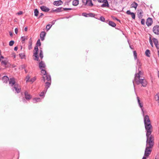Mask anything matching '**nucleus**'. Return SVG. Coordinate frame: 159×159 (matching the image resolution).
Returning <instances> with one entry per match:
<instances>
[{
  "mask_svg": "<svg viewBox=\"0 0 159 159\" xmlns=\"http://www.w3.org/2000/svg\"><path fill=\"white\" fill-rule=\"evenodd\" d=\"M145 128L147 137L146 148L144 152V156L148 157L151 154L154 143V137L151 134L153 128L151 124L149 117L148 115L145 116L144 119Z\"/></svg>",
  "mask_w": 159,
  "mask_h": 159,
  "instance_id": "obj_1",
  "label": "nucleus"
},
{
  "mask_svg": "<svg viewBox=\"0 0 159 159\" xmlns=\"http://www.w3.org/2000/svg\"><path fill=\"white\" fill-rule=\"evenodd\" d=\"M134 81L137 84L139 85L140 84H141L142 86L144 87H146L148 84L146 80L144 78H139V75L138 76L136 77V78L134 79V80H133V83L134 85Z\"/></svg>",
  "mask_w": 159,
  "mask_h": 159,
  "instance_id": "obj_2",
  "label": "nucleus"
},
{
  "mask_svg": "<svg viewBox=\"0 0 159 159\" xmlns=\"http://www.w3.org/2000/svg\"><path fill=\"white\" fill-rule=\"evenodd\" d=\"M46 80L48 81L46 82L45 83V89L47 90L48 89L51 83V76L49 75L46 74V75H43L42 77V80L43 82H44L46 80Z\"/></svg>",
  "mask_w": 159,
  "mask_h": 159,
  "instance_id": "obj_3",
  "label": "nucleus"
},
{
  "mask_svg": "<svg viewBox=\"0 0 159 159\" xmlns=\"http://www.w3.org/2000/svg\"><path fill=\"white\" fill-rule=\"evenodd\" d=\"M45 67L46 65L43 61H41L39 63V68L41 70V73L43 75H46L47 74L46 71L45 69Z\"/></svg>",
  "mask_w": 159,
  "mask_h": 159,
  "instance_id": "obj_4",
  "label": "nucleus"
},
{
  "mask_svg": "<svg viewBox=\"0 0 159 159\" xmlns=\"http://www.w3.org/2000/svg\"><path fill=\"white\" fill-rule=\"evenodd\" d=\"M38 48L37 46H35L34 48V50L35 52L34 53L33 56L35 57V58L34 59V60L37 61H40V60L39 59V57L38 56Z\"/></svg>",
  "mask_w": 159,
  "mask_h": 159,
  "instance_id": "obj_5",
  "label": "nucleus"
},
{
  "mask_svg": "<svg viewBox=\"0 0 159 159\" xmlns=\"http://www.w3.org/2000/svg\"><path fill=\"white\" fill-rule=\"evenodd\" d=\"M98 2H99L102 3L104 2L102 5V7H105L108 6L109 5L108 1L107 0H97Z\"/></svg>",
  "mask_w": 159,
  "mask_h": 159,
  "instance_id": "obj_6",
  "label": "nucleus"
},
{
  "mask_svg": "<svg viewBox=\"0 0 159 159\" xmlns=\"http://www.w3.org/2000/svg\"><path fill=\"white\" fill-rule=\"evenodd\" d=\"M12 89L13 91L15 90L17 93H20L21 90V89L20 87H19V85L18 84H15L14 86L12 88Z\"/></svg>",
  "mask_w": 159,
  "mask_h": 159,
  "instance_id": "obj_7",
  "label": "nucleus"
},
{
  "mask_svg": "<svg viewBox=\"0 0 159 159\" xmlns=\"http://www.w3.org/2000/svg\"><path fill=\"white\" fill-rule=\"evenodd\" d=\"M153 32L156 34H159V25H156L153 28Z\"/></svg>",
  "mask_w": 159,
  "mask_h": 159,
  "instance_id": "obj_8",
  "label": "nucleus"
},
{
  "mask_svg": "<svg viewBox=\"0 0 159 159\" xmlns=\"http://www.w3.org/2000/svg\"><path fill=\"white\" fill-rule=\"evenodd\" d=\"M152 23V18L148 17L146 21V24L148 26H151Z\"/></svg>",
  "mask_w": 159,
  "mask_h": 159,
  "instance_id": "obj_9",
  "label": "nucleus"
},
{
  "mask_svg": "<svg viewBox=\"0 0 159 159\" xmlns=\"http://www.w3.org/2000/svg\"><path fill=\"white\" fill-rule=\"evenodd\" d=\"M9 80V85L11 86H14L15 84H15V79L13 78H10Z\"/></svg>",
  "mask_w": 159,
  "mask_h": 159,
  "instance_id": "obj_10",
  "label": "nucleus"
},
{
  "mask_svg": "<svg viewBox=\"0 0 159 159\" xmlns=\"http://www.w3.org/2000/svg\"><path fill=\"white\" fill-rule=\"evenodd\" d=\"M137 99L139 105V107L141 108L142 111L143 113V115L144 116V111H143V104L142 103H141L140 102V100H139V97H137Z\"/></svg>",
  "mask_w": 159,
  "mask_h": 159,
  "instance_id": "obj_11",
  "label": "nucleus"
},
{
  "mask_svg": "<svg viewBox=\"0 0 159 159\" xmlns=\"http://www.w3.org/2000/svg\"><path fill=\"white\" fill-rule=\"evenodd\" d=\"M25 98L26 100H29L30 99L32 98L31 95L29 94L28 92H27V91L25 92Z\"/></svg>",
  "mask_w": 159,
  "mask_h": 159,
  "instance_id": "obj_12",
  "label": "nucleus"
},
{
  "mask_svg": "<svg viewBox=\"0 0 159 159\" xmlns=\"http://www.w3.org/2000/svg\"><path fill=\"white\" fill-rule=\"evenodd\" d=\"M63 2L61 0L55 1L53 2L54 5L56 6H59L62 4Z\"/></svg>",
  "mask_w": 159,
  "mask_h": 159,
  "instance_id": "obj_13",
  "label": "nucleus"
},
{
  "mask_svg": "<svg viewBox=\"0 0 159 159\" xmlns=\"http://www.w3.org/2000/svg\"><path fill=\"white\" fill-rule=\"evenodd\" d=\"M126 13L128 15H131L132 18L133 19H135V14L133 12H131L130 10H128L126 11Z\"/></svg>",
  "mask_w": 159,
  "mask_h": 159,
  "instance_id": "obj_14",
  "label": "nucleus"
},
{
  "mask_svg": "<svg viewBox=\"0 0 159 159\" xmlns=\"http://www.w3.org/2000/svg\"><path fill=\"white\" fill-rule=\"evenodd\" d=\"M2 80L3 83H7L9 80V79L7 76H4L2 77Z\"/></svg>",
  "mask_w": 159,
  "mask_h": 159,
  "instance_id": "obj_15",
  "label": "nucleus"
},
{
  "mask_svg": "<svg viewBox=\"0 0 159 159\" xmlns=\"http://www.w3.org/2000/svg\"><path fill=\"white\" fill-rule=\"evenodd\" d=\"M40 8L42 11L45 12H48L49 10V9L48 8L43 6H41Z\"/></svg>",
  "mask_w": 159,
  "mask_h": 159,
  "instance_id": "obj_16",
  "label": "nucleus"
},
{
  "mask_svg": "<svg viewBox=\"0 0 159 159\" xmlns=\"http://www.w3.org/2000/svg\"><path fill=\"white\" fill-rule=\"evenodd\" d=\"M46 35V33L45 31H42L41 32L40 34V37L41 40L43 41L44 39V37Z\"/></svg>",
  "mask_w": 159,
  "mask_h": 159,
  "instance_id": "obj_17",
  "label": "nucleus"
},
{
  "mask_svg": "<svg viewBox=\"0 0 159 159\" xmlns=\"http://www.w3.org/2000/svg\"><path fill=\"white\" fill-rule=\"evenodd\" d=\"M143 73L142 71L140 70H139L138 73H136L135 75L134 78V79H135L136 77L138 76V75H139V78H141V75H143Z\"/></svg>",
  "mask_w": 159,
  "mask_h": 159,
  "instance_id": "obj_18",
  "label": "nucleus"
},
{
  "mask_svg": "<svg viewBox=\"0 0 159 159\" xmlns=\"http://www.w3.org/2000/svg\"><path fill=\"white\" fill-rule=\"evenodd\" d=\"M32 41L31 38L30 39L29 42L28 49L30 50L32 48Z\"/></svg>",
  "mask_w": 159,
  "mask_h": 159,
  "instance_id": "obj_19",
  "label": "nucleus"
},
{
  "mask_svg": "<svg viewBox=\"0 0 159 159\" xmlns=\"http://www.w3.org/2000/svg\"><path fill=\"white\" fill-rule=\"evenodd\" d=\"M108 24L109 25L113 27H115L116 26V24L112 21H109Z\"/></svg>",
  "mask_w": 159,
  "mask_h": 159,
  "instance_id": "obj_20",
  "label": "nucleus"
},
{
  "mask_svg": "<svg viewBox=\"0 0 159 159\" xmlns=\"http://www.w3.org/2000/svg\"><path fill=\"white\" fill-rule=\"evenodd\" d=\"M138 4L137 3L135 2H134L131 4V7L134 8L136 9L138 6Z\"/></svg>",
  "mask_w": 159,
  "mask_h": 159,
  "instance_id": "obj_21",
  "label": "nucleus"
},
{
  "mask_svg": "<svg viewBox=\"0 0 159 159\" xmlns=\"http://www.w3.org/2000/svg\"><path fill=\"white\" fill-rule=\"evenodd\" d=\"M78 0H74L72 2V5L74 6H76L79 4Z\"/></svg>",
  "mask_w": 159,
  "mask_h": 159,
  "instance_id": "obj_22",
  "label": "nucleus"
},
{
  "mask_svg": "<svg viewBox=\"0 0 159 159\" xmlns=\"http://www.w3.org/2000/svg\"><path fill=\"white\" fill-rule=\"evenodd\" d=\"M33 102L35 103L38 102H40L41 101V99L39 98H35L33 99Z\"/></svg>",
  "mask_w": 159,
  "mask_h": 159,
  "instance_id": "obj_23",
  "label": "nucleus"
},
{
  "mask_svg": "<svg viewBox=\"0 0 159 159\" xmlns=\"http://www.w3.org/2000/svg\"><path fill=\"white\" fill-rule=\"evenodd\" d=\"M88 6L92 7L93 6V4L92 2V1L91 0H87V4H86Z\"/></svg>",
  "mask_w": 159,
  "mask_h": 159,
  "instance_id": "obj_24",
  "label": "nucleus"
},
{
  "mask_svg": "<svg viewBox=\"0 0 159 159\" xmlns=\"http://www.w3.org/2000/svg\"><path fill=\"white\" fill-rule=\"evenodd\" d=\"M145 55H146L148 57L150 56V51L148 49H147L145 51Z\"/></svg>",
  "mask_w": 159,
  "mask_h": 159,
  "instance_id": "obj_25",
  "label": "nucleus"
},
{
  "mask_svg": "<svg viewBox=\"0 0 159 159\" xmlns=\"http://www.w3.org/2000/svg\"><path fill=\"white\" fill-rule=\"evenodd\" d=\"M47 91L46 90L44 89V90L40 93V94H39V96L40 97L44 96V95L46 93Z\"/></svg>",
  "mask_w": 159,
  "mask_h": 159,
  "instance_id": "obj_26",
  "label": "nucleus"
},
{
  "mask_svg": "<svg viewBox=\"0 0 159 159\" xmlns=\"http://www.w3.org/2000/svg\"><path fill=\"white\" fill-rule=\"evenodd\" d=\"M152 41L155 45H157V44L158 43V41L157 39L155 38L152 39Z\"/></svg>",
  "mask_w": 159,
  "mask_h": 159,
  "instance_id": "obj_27",
  "label": "nucleus"
},
{
  "mask_svg": "<svg viewBox=\"0 0 159 159\" xmlns=\"http://www.w3.org/2000/svg\"><path fill=\"white\" fill-rule=\"evenodd\" d=\"M57 12H60L63 11V8L60 7L57 8Z\"/></svg>",
  "mask_w": 159,
  "mask_h": 159,
  "instance_id": "obj_28",
  "label": "nucleus"
},
{
  "mask_svg": "<svg viewBox=\"0 0 159 159\" xmlns=\"http://www.w3.org/2000/svg\"><path fill=\"white\" fill-rule=\"evenodd\" d=\"M27 39L28 38H27V37L25 36H22L21 37V39L22 43H23L24 42L25 40H27Z\"/></svg>",
  "mask_w": 159,
  "mask_h": 159,
  "instance_id": "obj_29",
  "label": "nucleus"
},
{
  "mask_svg": "<svg viewBox=\"0 0 159 159\" xmlns=\"http://www.w3.org/2000/svg\"><path fill=\"white\" fill-rule=\"evenodd\" d=\"M39 57L41 60H42L43 57V54L42 51L41 50H40V52L39 53Z\"/></svg>",
  "mask_w": 159,
  "mask_h": 159,
  "instance_id": "obj_30",
  "label": "nucleus"
},
{
  "mask_svg": "<svg viewBox=\"0 0 159 159\" xmlns=\"http://www.w3.org/2000/svg\"><path fill=\"white\" fill-rule=\"evenodd\" d=\"M95 18L98 19V20H100L102 22H105V19L103 16H101L100 17V19H99L96 17H95Z\"/></svg>",
  "mask_w": 159,
  "mask_h": 159,
  "instance_id": "obj_31",
  "label": "nucleus"
},
{
  "mask_svg": "<svg viewBox=\"0 0 159 159\" xmlns=\"http://www.w3.org/2000/svg\"><path fill=\"white\" fill-rule=\"evenodd\" d=\"M7 62L6 61H2L1 62V64L2 65H3L6 66L7 64Z\"/></svg>",
  "mask_w": 159,
  "mask_h": 159,
  "instance_id": "obj_32",
  "label": "nucleus"
},
{
  "mask_svg": "<svg viewBox=\"0 0 159 159\" xmlns=\"http://www.w3.org/2000/svg\"><path fill=\"white\" fill-rule=\"evenodd\" d=\"M34 16H37L39 14V11L37 9H35L34 10Z\"/></svg>",
  "mask_w": 159,
  "mask_h": 159,
  "instance_id": "obj_33",
  "label": "nucleus"
},
{
  "mask_svg": "<svg viewBox=\"0 0 159 159\" xmlns=\"http://www.w3.org/2000/svg\"><path fill=\"white\" fill-rule=\"evenodd\" d=\"M95 15L94 14H93L92 13H88V17H95Z\"/></svg>",
  "mask_w": 159,
  "mask_h": 159,
  "instance_id": "obj_34",
  "label": "nucleus"
},
{
  "mask_svg": "<svg viewBox=\"0 0 159 159\" xmlns=\"http://www.w3.org/2000/svg\"><path fill=\"white\" fill-rule=\"evenodd\" d=\"M52 25L50 24H48L47 25L46 28L47 30H49L52 26Z\"/></svg>",
  "mask_w": 159,
  "mask_h": 159,
  "instance_id": "obj_35",
  "label": "nucleus"
},
{
  "mask_svg": "<svg viewBox=\"0 0 159 159\" xmlns=\"http://www.w3.org/2000/svg\"><path fill=\"white\" fill-rule=\"evenodd\" d=\"M19 56L21 59H23L24 57H25V55L24 53H20L19 54Z\"/></svg>",
  "mask_w": 159,
  "mask_h": 159,
  "instance_id": "obj_36",
  "label": "nucleus"
},
{
  "mask_svg": "<svg viewBox=\"0 0 159 159\" xmlns=\"http://www.w3.org/2000/svg\"><path fill=\"white\" fill-rule=\"evenodd\" d=\"M36 77H34V78L30 79V81L33 83L36 80Z\"/></svg>",
  "mask_w": 159,
  "mask_h": 159,
  "instance_id": "obj_37",
  "label": "nucleus"
},
{
  "mask_svg": "<svg viewBox=\"0 0 159 159\" xmlns=\"http://www.w3.org/2000/svg\"><path fill=\"white\" fill-rule=\"evenodd\" d=\"M155 98L157 101H159V94H157L155 95Z\"/></svg>",
  "mask_w": 159,
  "mask_h": 159,
  "instance_id": "obj_38",
  "label": "nucleus"
},
{
  "mask_svg": "<svg viewBox=\"0 0 159 159\" xmlns=\"http://www.w3.org/2000/svg\"><path fill=\"white\" fill-rule=\"evenodd\" d=\"M87 0H81L83 4L85 5H86V4H87Z\"/></svg>",
  "mask_w": 159,
  "mask_h": 159,
  "instance_id": "obj_39",
  "label": "nucleus"
},
{
  "mask_svg": "<svg viewBox=\"0 0 159 159\" xmlns=\"http://www.w3.org/2000/svg\"><path fill=\"white\" fill-rule=\"evenodd\" d=\"M40 45H41V43H40V40L39 39L37 41V42L36 43V46H40Z\"/></svg>",
  "mask_w": 159,
  "mask_h": 159,
  "instance_id": "obj_40",
  "label": "nucleus"
},
{
  "mask_svg": "<svg viewBox=\"0 0 159 159\" xmlns=\"http://www.w3.org/2000/svg\"><path fill=\"white\" fill-rule=\"evenodd\" d=\"M134 55V58L135 59H136L137 58V54L135 51H134L133 52Z\"/></svg>",
  "mask_w": 159,
  "mask_h": 159,
  "instance_id": "obj_41",
  "label": "nucleus"
},
{
  "mask_svg": "<svg viewBox=\"0 0 159 159\" xmlns=\"http://www.w3.org/2000/svg\"><path fill=\"white\" fill-rule=\"evenodd\" d=\"M82 15L85 17H88V13L84 12L82 13Z\"/></svg>",
  "mask_w": 159,
  "mask_h": 159,
  "instance_id": "obj_42",
  "label": "nucleus"
},
{
  "mask_svg": "<svg viewBox=\"0 0 159 159\" xmlns=\"http://www.w3.org/2000/svg\"><path fill=\"white\" fill-rule=\"evenodd\" d=\"M30 77L29 76V75H28L27 76H26V82L30 81V80H29V79H30Z\"/></svg>",
  "mask_w": 159,
  "mask_h": 159,
  "instance_id": "obj_43",
  "label": "nucleus"
},
{
  "mask_svg": "<svg viewBox=\"0 0 159 159\" xmlns=\"http://www.w3.org/2000/svg\"><path fill=\"white\" fill-rule=\"evenodd\" d=\"M149 41V43H150L152 47H153V43H152V39L150 37V38Z\"/></svg>",
  "mask_w": 159,
  "mask_h": 159,
  "instance_id": "obj_44",
  "label": "nucleus"
},
{
  "mask_svg": "<svg viewBox=\"0 0 159 159\" xmlns=\"http://www.w3.org/2000/svg\"><path fill=\"white\" fill-rule=\"evenodd\" d=\"M14 43V41H11L9 42V45L10 46H12L13 45V44Z\"/></svg>",
  "mask_w": 159,
  "mask_h": 159,
  "instance_id": "obj_45",
  "label": "nucleus"
},
{
  "mask_svg": "<svg viewBox=\"0 0 159 159\" xmlns=\"http://www.w3.org/2000/svg\"><path fill=\"white\" fill-rule=\"evenodd\" d=\"M26 67V65H25L24 64V65H22L21 66L20 68L22 69H25Z\"/></svg>",
  "mask_w": 159,
  "mask_h": 159,
  "instance_id": "obj_46",
  "label": "nucleus"
},
{
  "mask_svg": "<svg viewBox=\"0 0 159 159\" xmlns=\"http://www.w3.org/2000/svg\"><path fill=\"white\" fill-rule=\"evenodd\" d=\"M145 20L144 19H142L141 20V23L143 25L145 24Z\"/></svg>",
  "mask_w": 159,
  "mask_h": 159,
  "instance_id": "obj_47",
  "label": "nucleus"
},
{
  "mask_svg": "<svg viewBox=\"0 0 159 159\" xmlns=\"http://www.w3.org/2000/svg\"><path fill=\"white\" fill-rule=\"evenodd\" d=\"M71 8H63V11H67L71 10Z\"/></svg>",
  "mask_w": 159,
  "mask_h": 159,
  "instance_id": "obj_48",
  "label": "nucleus"
},
{
  "mask_svg": "<svg viewBox=\"0 0 159 159\" xmlns=\"http://www.w3.org/2000/svg\"><path fill=\"white\" fill-rule=\"evenodd\" d=\"M22 14H23V12H22V11H19V12H18L17 13V14L18 15H21Z\"/></svg>",
  "mask_w": 159,
  "mask_h": 159,
  "instance_id": "obj_49",
  "label": "nucleus"
},
{
  "mask_svg": "<svg viewBox=\"0 0 159 159\" xmlns=\"http://www.w3.org/2000/svg\"><path fill=\"white\" fill-rule=\"evenodd\" d=\"M15 33L16 34H17L18 32V29L17 28H15Z\"/></svg>",
  "mask_w": 159,
  "mask_h": 159,
  "instance_id": "obj_50",
  "label": "nucleus"
},
{
  "mask_svg": "<svg viewBox=\"0 0 159 159\" xmlns=\"http://www.w3.org/2000/svg\"><path fill=\"white\" fill-rule=\"evenodd\" d=\"M156 48L157 49H159V44H157V45H155Z\"/></svg>",
  "mask_w": 159,
  "mask_h": 159,
  "instance_id": "obj_51",
  "label": "nucleus"
},
{
  "mask_svg": "<svg viewBox=\"0 0 159 159\" xmlns=\"http://www.w3.org/2000/svg\"><path fill=\"white\" fill-rule=\"evenodd\" d=\"M12 56L14 58L16 57V54L15 53H13L11 54Z\"/></svg>",
  "mask_w": 159,
  "mask_h": 159,
  "instance_id": "obj_52",
  "label": "nucleus"
},
{
  "mask_svg": "<svg viewBox=\"0 0 159 159\" xmlns=\"http://www.w3.org/2000/svg\"><path fill=\"white\" fill-rule=\"evenodd\" d=\"M57 12V9H56L52 10L51 11V12Z\"/></svg>",
  "mask_w": 159,
  "mask_h": 159,
  "instance_id": "obj_53",
  "label": "nucleus"
},
{
  "mask_svg": "<svg viewBox=\"0 0 159 159\" xmlns=\"http://www.w3.org/2000/svg\"><path fill=\"white\" fill-rule=\"evenodd\" d=\"M113 20H117L118 21H119V22L120 21V20H119V19H117L115 17H113Z\"/></svg>",
  "mask_w": 159,
  "mask_h": 159,
  "instance_id": "obj_54",
  "label": "nucleus"
},
{
  "mask_svg": "<svg viewBox=\"0 0 159 159\" xmlns=\"http://www.w3.org/2000/svg\"><path fill=\"white\" fill-rule=\"evenodd\" d=\"M26 98H23V99H22V101L23 102H25L26 101Z\"/></svg>",
  "mask_w": 159,
  "mask_h": 159,
  "instance_id": "obj_55",
  "label": "nucleus"
},
{
  "mask_svg": "<svg viewBox=\"0 0 159 159\" xmlns=\"http://www.w3.org/2000/svg\"><path fill=\"white\" fill-rule=\"evenodd\" d=\"M4 58V57L2 56H0V61H1V59Z\"/></svg>",
  "mask_w": 159,
  "mask_h": 159,
  "instance_id": "obj_56",
  "label": "nucleus"
},
{
  "mask_svg": "<svg viewBox=\"0 0 159 159\" xmlns=\"http://www.w3.org/2000/svg\"><path fill=\"white\" fill-rule=\"evenodd\" d=\"M18 49V47H15L14 48V50L15 51H17Z\"/></svg>",
  "mask_w": 159,
  "mask_h": 159,
  "instance_id": "obj_57",
  "label": "nucleus"
},
{
  "mask_svg": "<svg viewBox=\"0 0 159 159\" xmlns=\"http://www.w3.org/2000/svg\"><path fill=\"white\" fill-rule=\"evenodd\" d=\"M43 14L42 13H41L40 14V15L39 17V18H40L42 16H43Z\"/></svg>",
  "mask_w": 159,
  "mask_h": 159,
  "instance_id": "obj_58",
  "label": "nucleus"
},
{
  "mask_svg": "<svg viewBox=\"0 0 159 159\" xmlns=\"http://www.w3.org/2000/svg\"><path fill=\"white\" fill-rule=\"evenodd\" d=\"M28 28L27 27H26L25 28L24 30L25 31H27V30Z\"/></svg>",
  "mask_w": 159,
  "mask_h": 159,
  "instance_id": "obj_59",
  "label": "nucleus"
},
{
  "mask_svg": "<svg viewBox=\"0 0 159 159\" xmlns=\"http://www.w3.org/2000/svg\"><path fill=\"white\" fill-rule=\"evenodd\" d=\"M51 23L52 24V25H54L55 23V21H52V22H51Z\"/></svg>",
  "mask_w": 159,
  "mask_h": 159,
  "instance_id": "obj_60",
  "label": "nucleus"
},
{
  "mask_svg": "<svg viewBox=\"0 0 159 159\" xmlns=\"http://www.w3.org/2000/svg\"><path fill=\"white\" fill-rule=\"evenodd\" d=\"M10 35L11 36H12L13 35V34L11 32H10Z\"/></svg>",
  "mask_w": 159,
  "mask_h": 159,
  "instance_id": "obj_61",
  "label": "nucleus"
},
{
  "mask_svg": "<svg viewBox=\"0 0 159 159\" xmlns=\"http://www.w3.org/2000/svg\"><path fill=\"white\" fill-rule=\"evenodd\" d=\"M142 159H146V157L144 156H143Z\"/></svg>",
  "mask_w": 159,
  "mask_h": 159,
  "instance_id": "obj_62",
  "label": "nucleus"
},
{
  "mask_svg": "<svg viewBox=\"0 0 159 159\" xmlns=\"http://www.w3.org/2000/svg\"><path fill=\"white\" fill-rule=\"evenodd\" d=\"M155 159H158V157H157L156 156L155 157Z\"/></svg>",
  "mask_w": 159,
  "mask_h": 159,
  "instance_id": "obj_63",
  "label": "nucleus"
},
{
  "mask_svg": "<svg viewBox=\"0 0 159 159\" xmlns=\"http://www.w3.org/2000/svg\"><path fill=\"white\" fill-rule=\"evenodd\" d=\"M24 70H25V73H26L27 72V71L25 69Z\"/></svg>",
  "mask_w": 159,
  "mask_h": 159,
  "instance_id": "obj_64",
  "label": "nucleus"
}]
</instances>
